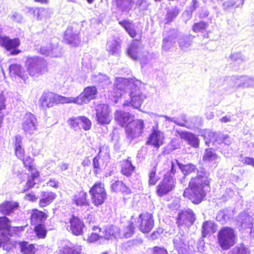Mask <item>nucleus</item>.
<instances>
[{"mask_svg":"<svg viewBox=\"0 0 254 254\" xmlns=\"http://www.w3.org/2000/svg\"><path fill=\"white\" fill-rule=\"evenodd\" d=\"M246 76H232V80L235 81L237 89L245 88Z\"/></svg>","mask_w":254,"mask_h":254,"instance_id":"864d4df0","label":"nucleus"},{"mask_svg":"<svg viewBox=\"0 0 254 254\" xmlns=\"http://www.w3.org/2000/svg\"><path fill=\"white\" fill-rule=\"evenodd\" d=\"M80 126H82L83 129L85 130H89L91 127V122L90 120L85 116H80Z\"/></svg>","mask_w":254,"mask_h":254,"instance_id":"4d7b16f0","label":"nucleus"},{"mask_svg":"<svg viewBox=\"0 0 254 254\" xmlns=\"http://www.w3.org/2000/svg\"><path fill=\"white\" fill-rule=\"evenodd\" d=\"M48 217V215L42 211L37 209H33L31 212L30 219L33 226L45 224Z\"/></svg>","mask_w":254,"mask_h":254,"instance_id":"5701e85b","label":"nucleus"},{"mask_svg":"<svg viewBox=\"0 0 254 254\" xmlns=\"http://www.w3.org/2000/svg\"><path fill=\"white\" fill-rule=\"evenodd\" d=\"M9 72L11 76H17L21 78H24V68L20 64H11L9 67Z\"/></svg>","mask_w":254,"mask_h":254,"instance_id":"4c0bfd02","label":"nucleus"},{"mask_svg":"<svg viewBox=\"0 0 254 254\" xmlns=\"http://www.w3.org/2000/svg\"><path fill=\"white\" fill-rule=\"evenodd\" d=\"M119 232V228L116 226L108 225L104 231V237L107 240L116 238Z\"/></svg>","mask_w":254,"mask_h":254,"instance_id":"e433bc0d","label":"nucleus"},{"mask_svg":"<svg viewBox=\"0 0 254 254\" xmlns=\"http://www.w3.org/2000/svg\"><path fill=\"white\" fill-rule=\"evenodd\" d=\"M120 25L123 26L128 34L132 38L136 35V31L134 28L133 24L128 20H124L119 22Z\"/></svg>","mask_w":254,"mask_h":254,"instance_id":"79ce46f5","label":"nucleus"},{"mask_svg":"<svg viewBox=\"0 0 254 254\" xmlns=\"http://www.w3.org/2000/svg\"><path fill=\"white\" fill-rule=\"evenodd\" d=\"M229 211L227 209H223L219 211L216 215V219L222 224H225L227 221L229 219L230 216L228 214Z\"/></svg>","mask_w":254,"mask_h":254,"instance_id":"a18cd8bd","label":"nucleus"},{"mask_svg":"<svg viewBox=\"0 0 254 254\" xmlns=\"http://www.w3.org/2000/svg\"><path fill=\"white\" fill-rule=\"evenodd\" d=\"M129 86L130 101H125L123 105L124 106H131L134 108L138 109L146 98V95L142 92L144 85L140 80L135 79L130 82Z\"/></svg>","mask_w":254,"mask_h":254,"instance_id":"f03ea898","label":"nucleus"},{"mask_svg":"<svg viewBox=\"0 0 254 254\" xmlns=\"http://www.w3.org/2000/svg\"><path fill=\"white\" fill-rule=\"evenodd\" d=\"M98 91L95 86H90L84 88L83 92L76 97H69V103L83 105L88 103L91 100L96 98Z\"/></svg>","mask_w":254,"mask_h":254,"instance_id":"0eeeda50","label":"nucleus"},{"mask_svg":"<svg viewBox=\"0 0 254 254\" xmlns=\"http://www.w3.org/2000/svg\"><path fill=\"white\" fill-rule=\"evenodd\" d=\"M219 159L218 156L212 148L206 149L203 155V160L206 162L216 161Z\"/></svg>","mask_w":254,"mask_h":254,"instance_id":"58836bf2","label":"nucleus"},{"mask_svg":"<svg viewBox=\"0 0 254 254\" xmlns=\"http://www.w3.org/2000/svg\"><path fill=\"white\" fill-rule=\"evenodd\" d=\"M96 116L98 124L102 125L109 124L112 119L109 106L105 104L98 105L96 109Z\"/></svg>","mask_w":254,"mask_h":254,"instance_id":"9b49d317","label":"nucleus"},{"mask_svg":"<svg viewBox=\"0 0 254 254\" xmlns=\"http://www.w3.org/2000/svg\"><path fill=\"white\" fill-rule=\"evenodd\" d=\"M195 220V216L190 209H186L179 213L177 223L179 227L185 225L187 227L191 226Z\"/></svg>","mask_w":254,"mask_h":254,"instance_id":"ddd939ff","label":"nucleus"},{"mask_svg":"<svg viewBox=\"0 0 254 254\" xmlns=\"http://www.w3.org/2000/svg\"><path fill=\"white\" fill-rule=\"evenodd\" d=\"M134 8L138 7L140 10H144L148 8V4L146 0H134Z\"/></svg>","mask_w":254,"mask_h":254,"instance_id":"bf43d9fd","label":"nucleus"},{"mask_svg":"<svg viewBox=\"0 0 254 254\" xmlns=\"http://www.w3.org/2000/svg\"><path fill=\"white\" fill-rule=\"evenodd\" d=\"M18 244L20 252L22 254H34L35 253V247L33 244H30L26 241L19 242Z\"/></svg>","mask_w":254,"mask_h":254,"instance_id":"ea45409f","label":"nucleus"},{"mask_svg":"<svg viewBox=\"0 0 254 254\" xmlns=\"http://www.w3.org/2000/svg\"><path fill=\"white\" fill-rule=\"evenodd\" d=\"M109 152V148L107 146L103 145L100 147L97 156L104 161H108L110 157Z\"/></svg>","mask_w":254,"mask_h":254,"instance_id":"3c124183","label":"nucleus"},{"mask_svg":"<svg viewBox=\"0 0 254 254\" xmlns=\"http://www.w3.org/2000/svg\"><path fill=\"white\" fill-rule=\"evenodd\" d=\"M175 249L179 254H187L189 249L187 236L184 232H179L173 239Z\"/></svg>","mask_w":254,"mask_h":254,"instance_id":"f8f14e48","label":"nucleus"},{"mask_svg":"<svg viewBox=\"0 0 254 254\" xmlns=\"http://www.w3.org/2000/svg\"><path fill=\"white\" fill-rule=\"evenodd\" d=\"M214 223L210 221H207L203 223L202 226V236L206 237L210 233L214 232Z\"/></svg>","mask_w":254,"mask_h":254,"instance_id":"c03bdc74","label":"nucleus"},{"mask_svg":"<svg viewBox=\"0 0 254 254\" xmlns=\"http://www.w3.org/2000/svg\"><path fill=\"white\" fill-rule=\"evenodd\" d=\"M23 161L24 166L29 171H33L34 169L33 165V159L29 156H27L23 159H21Z\"/></svg>","mask_w":254,"mask_h":254,"instance_id":"13d9d810","label":"nucleus"},{"mask_svg":"<svg viewBox=\"0 0 254 254\" xmlns=\"http://www.w3.org/2000/svg\"><path fill=\"white\" fill-rule=\"evenodd\" d=\"M87 196V193L83 191L78 192L73 196V202L77 206H89V202L86 198Z\"/></svg>","mask_w":254,"mask_h":254,"instance_id":"c85d7f7f","label":"nucleus"},{"mask_svg":"<svg viewBox=\"0 0 254 254\" xmlns=\"http://www.w3.org/2000/svg\"><path fill=\"white\" fill-rule=\"evenodd\" d=\"M144 128V122L142 120H135L128 124L126 128L127 137L130 141L139 137Z\"/></svg>","mask_w":254,"mask_h":254,"instance_id":"1a4fd4ad","label":"nucleus"},{"mask_svg":"<svg viewBox=\"0 0 254 254\" xmlns=\"http://www.w3.org/2000/svg\"><path fill=\"white\" fill-rule=\"evenodd\" d=\"M91 79L94 82L97 83L99 86L104 89L107 88L111 84L109 77L101 73L92 75Z\"/></svg>","mask_w":254,"mask_h":254,"instance_id":"393cba45","label":"nucleus"},{"mask_svg":"<svg viewBox=\"0 0 254 254\" xmlns=\"http://www.w3.org/2000/svg\"><path fill=\"white\" fill-rule=\"evenodd\" d=\"M132 117L130 113L122 111H117L115 114V120L123 127L128 123Z\"/></svg>","mask_w":254,"mask_h":254,"instance_id":"7c9ffc66","label":"nucleus"},{"mask_svg":"<svg viewBox=\"0 0 254 254\" xmlns=\"http://www.w3.org/2000/svg\"><path fill=\"white\" fill-rule=\"evenodd\" d=\"M230 58L232 61L238 62L239 63L245 61V58L243 57L241 53L239 52L231 54Z\"/></svg>","mask_w":254,"mask_h":254,"instance_id":"0e129e2a","label":"nucleus"},{"mask_svg":"<svg viewBox=\"0 0 254 254\" xmlns=\"http://www.w3.org/2000/svg\"><path fill=\"white\" fill-rule=\"evenodd\" d=\"M179 12L180 10L177 7L168 8L165 18V23H169L172 22L178 15Z\"/></svg>","mask_w":254,"mask_h":254,"instance_id":"a19ab883","label":"nucleus"},{"mask_svg":"<svg viewBox=\"0 0 254 254\" xmlns=\"http://www.w3.org/2000/svg\"><path fill=\"white\" fill-rule=\"evenodd\" d=\"M56 196V194L51 191L42 192L39 202V206L44 207L48 205L53 202Z\"/></svg>","mask_w":254,"mask_h":254,"instance_id":"cd10ccee","label":"nucleus"},{"mask_svg":"<svg viewBox=\"0 0 254 254\" xmlns=\"http://www.w3.org/2000/svg\"><path fill=\"white\" fill-rule=\"evenodd\" d=\"M228 254H250V251L244 244H241L230 250Z\"/></svg>","mask_w":254,"mask_h":254,"instance_id":"49530a36","label":"nucleus"},{"mask_svg":"<svg viewBox=\"0 0 254 254\" xmlns=\"http://www.w3.org/2000/svg\"><path fill=\"white\" fill-rule=\"evenodd\" d=\"M37 124L35 116L30 113H26L23 118L22 129L26 134H32L37 129Z\"/></svg>","mask_w":254,"mask_h":254,"instance_id":"4468645a","label":"nucleus"},{"mask_svg":"<svg viewBox=\"0 0 254 254\" xmlns=\"http://www.w3.org/2000/svg\"><path fill=\"white\" fill-rule=\"evenodd\" d=\"M47 65L45 59L38 56L28 57L25 62L29 75L34 77H38L45 73L48 70Z\"/></svg>","mask_w":254,"mask_h":254,"instance_id":"7ed1b4c3","label":"nucleus"},{"mask_svg":"<svg viewBox=\"0 0 254 254\" xmlns=\"http://www.w3.org/2000/svg\"><path fill=\"white\" fill-rule=\"evenodd\" d=\"M175 187V179L168 174H165L162 181L157 187V193L162 196L174 190Z\"/></svg>","mask_w":254,"mask_h":254,"instance_id":"9d476101","label":"nucleus"},{"mask_svg":"<svg viewBox=\"0 0 254 254\" xmlns=\"http://www.w3.org/2000/svg\"><path fill=\"white\" fill-rule=\"evenodd\" d=\"M22 137L17 135L15 136L14 150L16 156L19 159H23L25 151L22 147Z\"/></svg>","mask_w":254,"mask_h":254,"instance_id":"473e14b6","label":"nucleus"},{"mask_svg":"<svg viewBox=\"0 0 254 254\" xmlns=\"http://www.w3.org/2000/svg\"><path fill=\"white\" fill-rule=\"evenodd\" d=\"M39 102L41 107L44 108H51L58 104L69 103V97L51 92H44L39 99Z\"/></svg>","mask_w":254,"mask_h":254,"instance_id":"423d86ee","label":"nucleus"},{"mask_svg":"<svg viewBox=\"0 0 254 254\" xmlns=\"http://www.w3.org/2000/svg\"><path fill=\"white\" fill-rule=\"evenodd\" d=\"M89 194L93 204L96 206L103 204L107 197L104 185L101 182L95 183L90 188Z\"/></svg>","mask_w":254,"mask_h":254,"instance_id":"6e6552de","label":"nucleus"},{"mask_svg":"<svg viewBox=\"0 0 254 254\" xmlns=\"http://www.w3.org/2000/svg\"><path fill=\"white\" fill-rule=\"evenodd\" d=\"M107 51L111 55H118L120 49V45L118 41L115 39L109 40L106 45Z\"/></svg>","mask_w":254,"mask_h":254,"instance_id":"c9c22d12","label":"nucleus"},{"mask_svg":"<svg viewBox=\"0 0 254 254\" xmlns=\"http://www.w3.org/2000/svg\"><path fill=\"white\" fill-rule=\"evenodd\" d=\"M134 229L133 223L132 222H130L128 226L125 229V237L127 238L130 237L134 233Z\"/></svg>","mask_w":254,"mask_h":254,"instance_id":"680f3d73","label":"nucleus"},{"mask_svg":"<svg viewBox=\"0 0 254 254\" xmlns=\"http://www.w3.org/2000/svg\"><path fill=\"white\" fill-rule=\"evenodd\" d=\"M138 221L140 222L139 229L144 233H149L154 227V220L151 214L145 213L140 214Z\"/></svg>","mask_w":254,"mask_h":254,"instance_id":"2eb2a0df","label":"nucleus"},{"mask_svg":"<svg viewBox=\"0 0 254 254\" xmlns=\"http://www.w3.org/2000/svg\"><path fill=\"white\" fill-rule=\"evenodd\" d=\"M175 162L178 165L179 168L181 170L184 175L187 176L190 173L194 172L196 169L195 165L192 164H188L184 165L180 163L177 160H175Z\"/></svg>","mask_w":254,"mask_h":254,"instance_id":"37998d69","label":"nucleus"},{"mask_svg":"<svg viewBox=\"0 0 254 254\" xmlns=\"http://www.w3.org/2000/svg\"><path fill=\"white\" fill-rule=\"evenodd\" d=\"M3 96H0V127L1 126V123L4 117V114L2 112V110L5 109V104Z\"/></svg>","mask_w":254,"mask_h":254,"instance_id":"e2e57ef3","label":"nucleus"},{"mask_svg":"<svg viewBox=\"0 0 254 254\" xmlns=\"http://www.w3.org/2000/svg\"><path fill=\"white\" fill-rule=\"evenodd\" d=\"M208 137L209 140H206L205 143L208 146L210 145V143H212L215 145L220 144L223 146V140L225 138V135L221 133L220 132H213L212 131H208L206 134Z\"/></svg>","mask_w":254,"mask_h":254,"instance_id":"bb28decb","label":"nucleus"},{"mask_svg":"<svg viewBox=\"0 0 254 254\" xmlns=\"http://www.w3.org/2000/svg\"><path fill=\"white\" fill-rule=\"evenodd\" d=\"M68 122L70 127L74 130H77L80 128V117L70 118Z\"/></svg>","mask_w":254,"mask_h":254,"instance_id":"5fc2aeb1","label":"nucleus"},{"mask_svg":"<svg viewBox=\"0 0 254 254\" xmlns=\"http://www.w3.org/2000/svg\"><path fill=\"white\" fill-rule=\"evenodd\" d=\"M130 158L121 162V173L127 177H130L135 170V167L132 164Z\"/></svg>","mask_w":254,"mask_h":254,"instance_id":"2f4dec72","label":"nucleus"},{"mask_svg":"<svg viewBox=\"0 0 254 254\" xmlns=\"http://www.w3.org/2000/svg\"><path fill=\"white\" fill-rule=\"evenodd\" d=\"M160 117H163V118H165L166 121H168L169 122H173V123H175V124H176V125H178V126H179L180 127H185L188 128L187 126L185 123H182L181 122H179L178 119L177 118H175V117H168V116H166V115H161V116H160Z\"/></svg>","mask_w":254,"mask_h":254,"instance_id":"052dcab7","label":"nucleus"},{"mask_svg":"<svg viewBox=\"0 0 254 254\" xmlns=\"http://www.w3.org/2000/svg\"><path fill=\"white\" fill-rule=\"evenodd\" d=\"M40 53L42 55L52 57H58L60 55L58 47L56 45L50 44L41 47L40 49Z\"/></svg>","mask_w":254,"mask_h":254,"instance_id":"a878e982","label":"nucleus"},{"mask_svg":"<svg viewBox=\"0 0 254 254\" xmlns=\"http://www.w3.org/2000/svg\"><path fill=\"white\" fill-rule=\"evenodd\" d=\"M79 33L77 31L73 30L72 27H68L64 33V40L71 46H77L80 43Z\"/></svg>","mask_w":254,"mask_h":254,"instance_id":"6ab92c4d","label":"nucleus"},{"mask_svg":"<svg viewBox=\"0 0 254 254\" xmlns=\"http://www.w3.org/2000/svg\"><path fill=\"white\" fill-rule=\"evenodd\" d=\"M164 139L163 132L156 129H153L148 137L146 144L151 145L156 148H159L163 144Z\"/></svg>","mask_w":254,"mask_h":254,"instance_id":"a211bd4d","label":"nucleus"},{"mask_svg":"<svg viewBox=\"0 0 254 254\" xmlns=\"http://www.w3.org/2000/svg\"><path fill=\"white\" fill-rule=\"evenodd\" d=\"M244 2V0H240L236 1L234 0H230L226 1L223 3V8L225 10L228 9L230 7H239L242 6Z\"/></svg>","mask_w":254,"mask_h":254,"instance_id":"603ef678","label":"nucleus"},{"mask_svg":"<svg viewBox=\"0 0 254 254\" xmlns=\"http://www.w3.org/2000/svg\"><path fill=\"white\" fill-rule=\"evenodd\" d=\"M18 203L12 201H5L0 204V212L4 215H9L18 207Z\"/></svg>","mask_w":254,"mask_h":254,"instance_id":"c756f323","label":"nucleus"},{"mask_svg":"<svg viewBox=\"0 0 254 254\" xmlns=\"http://www.w3.org/2000/svg\"><path fill=\"white\" fill-rule=\"evenodd\" d=\"M209 173L203 168L197 170V176L191 178L189 187L185 190L184 196L194 204L200 203L206 195L203 189L209 184Z\"/></svg>","mask_w":254,"mask_h":254,"instance_id":"f257e3e1","label":"nucleus"},{"mask_svg":"<svg viewBox=\"0 0 254 254\" xmlns=\"http://www.w3.org/2000/svg\"><path fill=\"white\" fill-rule=\"evenodd\" d=\"M34 231L39 238L44 239L47 235V230L45 224L34 226Z\"/></svg>","mask_w":254,"mask_h":254,"instance_id":"8fccbe9b","label":"nucleus"},{"mask_svg":"<svg viewBox=\"0 0 254 254\" xmlns=\"http://www.w3.org/2000/svg\"><path fill=\"white\" fill-rule=\"evenodd\" d=\"M208 26L207 22L200 21L199 22L195 23L192 26V30L194 32H199L205 30Z\"/></svg>","mask_w":254,"mask_h":254,"instance_id":"6e6d98bb","label":"nucleus"},{"mask_svg":"<svg viewBox=\"0 0 254 254\" xmlns=\"http://www.w3.org/2000/svg\"><path fill=\"white\" fill-rule=\"evenodd\" d=\"M175 135L187 142L188 144L193 148H197L199 146V140L197 136L192 132L176 129Z\"/></svg>","mask_w":254,"mask_h":254,"instance_id":"f3484780","label":"nucleus"},{"mask_svg":"<svg viewBox=\"0 0 254 254\" xmlns=\"http://www.w3.org/2000/svg\"><path fill=\"white\" fill-rule=\"evenodd\" d=\"M101 159L99 156H96L94 157L92 162V165L94 168V172L95 174H97L98 170L100 169L99 159Z\"/></svg>","mask_w":254,"mask_h":254,"instance_id":"338daca9","label":"nucleus"},{"mask_svg":"<svg viewBox=\"0 0 254 254\" xmlns=\"http://www.w3.org/2000/svg\"><path fill=\"white\" fill-rule=\"evenodd\" d=\"M112 190L115 192H122L126 194L131 192L130 190L123 182L117 180L111 184Z\"/></svg>","mask_w":254,"mask_h":254,"instance_id":"72a5a7b5","label":"nucleus"},{"mask_svg":"<svg viewBox=\"0 0 254 254\" xmlns=\"http://www.w3.org/2000/svg\"><path fill=\"white\" fill-rule=\"evenodd\" d=\"M142 243V240L139 238H136L135 239L129 240L127 242V245L128 247H136L141 245Z\"/></svg>","mask_w":254,"mask_h":254,"instance_id":"774afa93","label":"nucleus"},{"mask_svg":"<svg viewBox=\"0 0 254 254\" xmlns=\"http://www.w3.org/2000/svg\"><path fill=\"white\" fill-rule=\"evenodd\" d=\"M118 10L128 13L134 6V0H114Z\"/></svg>","mask_w":254,"mask_h":254,"instance_id":"b1692460","label":"nucleus"},{"mask_svg":"<svg viewBox=\"0 0 254 254\" xmlns=\"http://www.w3.org/2000/svg\"><path fill=\"white\" fill-rule=\"evenodd\" d=\"M237 225L243 229L250 228L251 229L250 234L252 235L253 228V219L247 213L244 212L241 213L237 218Z\"/></svg>","mask_w":254,"mask_h":254,"instance_id":"4be33fe9","label":"nucleus"},{"mask_svg":"<svg viewBox=\"0 0 254 254\" xmlns=\"http://www.w3.org/2000/svg\"><path fill=\"white\" fill-rule=\"evenodd\" d=\"M69 231L74 235L78 236L82 234L85 227L83 222L77 217L72 216L69 219ZM67 227L68 225H67Z\"/></svg>","mask_w":254,"mask_h":254,"instance_id":"aec40b11","label":"nucleus"},{"mask_svg":"<svg viewBox=\"0 0 254 254\" xmlns=\"http://www.w3.org/2000/svg\"><path fill=\"white\" fill-rule=\"evenodd\" d=\"M81 247L74 246L69 241H65L59 247V254H82Z\"/></svg>","mask_w":254,"mask_h":254,"instance_id":"412c9836","label":"nucleus"},{"mask_svg":"<svg viewBox=\"0 0 254 254\" xmlns=\"http://www.w3.org/2000/svg\"><path fill=\"white\" fill-rule=\"evenodd\" d=\"M232 140L231 137L228 135H225V138L223 140V145H227V148H228V151H226V149H222L221 152L226 157H229L232 153L231 148L229 147V146L232 143Z\"/></svg>","mask_w":254,"mask_h":254,"instance_id":"de8ad7c7","label":"nucleus"},{"mask_svg":"<svg viewBox=\"0 0 254 254\" xmlns=\"http://www.w3.org/2000/svg\"><path fill=\"white\" fill-rule=\"evenodd\" d=\"M237 236L234 229L223 227L218 232V240L220 247L223 250H229L236 243Z\"/></svg>","mask_w":254,"mask_h":254,"instance_id":"39448f33","label":"nucleus"},{"mask_svg":"<svg viewBox=\"0 0 254 254\" xmlns=\"http://www.w3.org/2000/svg\"><path fill=\"white\" fill-rule=\"evenodd\" d=\"M138 49L136 42L132 43L127 50L128 56L133 60H136L139 58L138 55Z\"/></svg>","mask_w":254,"mask_h":254,"instance_id":"09e8293b","label":"nucleus"},{"mask_svg":"<svg viewBox=\"0 0 254 254\" xmlns=\"http://www.w3.org/2000/svg\"><path fill=\"white\" fill-rule=\"evenodd\" d=\"M158 179L156 177V170L155 167L151 170L149 175V184L150 185H154Z\"/></svg>","mask_w":254,"mask_h":254,"instance_id":"69168bd1","label":"nucleus"},{"mask_svg":"<svg viewBox=\"0 0 254 254\" xmlns=\"http://www.w3.org/2000/svg\"><path fill=\"white\" fill-rule=\"evenodd\" d=\"M177 36L178 32L175 29H170L169 31L165 30L163 32L162 49L164 51H168L172 48L175 43Z\"/></svg>","mask_w":254,"mask_h":254,"instance_id":"dca6fc26","label":"nucleus"},{"mask_svg":"<svg viewBox=\"0 0 254 254\" xmlns=\"http://www.w3.org/2000/svg\"><path fill=\"white\" fill-rule=\"evenodd\" d=\"M10 221L5 216L0 217V248L9 252L12 248L9 236L11 235Z\"/></svg>","mask_w":254,"mask_h":254,"instance_id":"20e7f679","label":"nucleus"},{"mask_svg":"<svg viewBox=\"0 0 254 254\" xmlns=\"http://www.w3.org/2000/svg\"><path fill=\"white\" fill-rule=\"evenodd\" d=\"M192 37L189 35H182L179 37L178 40L180 48L184 51H187L188 49L192 44Z\"/></svg>","mask_w":254,"mask_h":254,"instance_id":"f704fd0d","label":"nucleus"}]
</instances>
